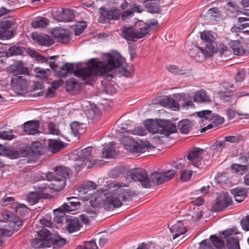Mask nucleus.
I'll list each match as a JSON object with an SVG mask.
<instances>
[{
	"mask_svg": "<svg viewBox=\"0 0 249 249\" xmlns=\"http://www.w3.org/2000/svg\"><path fill=\"white\" fill-rule=\"evenodd\" d=\"M193 126V122L187 119L181 120L178 125V129L183 134H187L192 129Z\"/></svg>",
	"mask_w": 249,
	"mask_h": 249,
	"instance_id": "a878e982",
	"label": "nucleus"
},
{
	"mask_svg": "<svg viewBox=\"0 0 249 249\" xmlns=\"http://www.w3.org/2000/svg\"><path fill=\"white\" fill-rule=\"evenodd\" d=\"M48 129L49 133L53 135H59V130L56 125L53 123H50L48 124Z\"/></svg>",
	"mask_w": 249,
	"mask_h": 249,
	"instance_id": "6e6d98bb",
	"label": "nucleus"
},
{
	"mask_svg": "<svg viewBox=\"0 0 249 249\" xmlns=\"http://www.w3.org/2000/svg\"><path fill=\"white\" fill-rule=\"evenodd\" d=\"M22 53V50L20 47L13 46L11 47L6 53L7 56L17 55Z\"/></svg>",
	"mask_w": 249,
	"mask_h": 249,
	"instance_id": "79ce46f5",
	"label": "nucleus"
},
{
	"mask_svg": "<svg viewBox=\"0 0 249 249\" xmlns=\"http://www.w3.org/2000/svg\"><path fill=\"white\" fill-rule=\"evenodd\" d=\"M82 227L80 220L76 218L71 219L68 220L66 229L69 233H73L79 231Z\"/></svg>",
	"mask_w": 249,
	"mask_h": 249,
	"instance_id": "bb28decb",
	"label": "nucleus"
},
{
	"mask_svg": "<svg viewBox=\"0 0 249 249\" xmlns=\"http://www.w3.org/2000/svg\"><path fill=\"white\" fill-rule=\"evenodd\" d=\"M237 233L238 232L235 228L227 229L220 232V238L227 239L229 249H240L238 239L232 236Z\"/></svg>",
	"mask_w": 249,
	"mask_h": 249,
	"instance_id": "423d86ee",
	"label": "nucleus"
},
{
	"mask_svg": "<svg viewBox=\"0 0 249 249\" xmlns=\"http://www.w3.org/2000/svg\"><path fill=\"white\" fill-rule=\"evenodd\" d=\"M200 36L204 47L197 46V48L205 57L211 56L213 53L214 45H216L214 37L209 31H206L201 32Z\"/></svg>",
	"mask_w": 249,
	"mask_h": 249,
	"instance_id": "20e7f679",
	"label": "nucleus"
},
{
	"mask_svg": "<svg viewBox=\"0 0 249 249\" xmlns=\"http://www.w3.org/2000/svg\"><path fill=\"white\" fill-rule=\"evenodd\" d=\"M59 14L56 16V19L59 21L69 22L71 21L74 17L72 10L69 9H61L59 11Z\"/></svg>",
	"mask_w": 249,
	"mask_h": 249,
	"instance_id": "5701e85b",
	"label": "nucleus"
},
{
	"mask_svg": "<svg viewBox=\"0 0 249 249\" xmlns=\"http://www.w3.org/2000/svg\"><path fill=\"white\" fill-rule=\"evenodd\" d=\"M15 24V22L9 20H1L0 21V28L2 30H8Z\"/></svg>",
	"mask_w": 249,
	"mask_h": 249,
	"instance_id": "09e8293b",
	"label": "nucleus"
},
{
	"mask_svg": "<svg viewBox=\"0 0 249 249\" xmlns=\"http://www.w3.org/2000/svg\"><path fill=\"white\" fill-rule=\"evenodd\" d=\"M64 146L62 142L57 140H51L49 143V150L53 153H55L61 150Z\"/></svg>",
	"mask_w": 249,
	"mask_h": 249,
	"instance_id": "72a5a7b5",
	"label": "nucleus"
},
{
	"mask_svg": "<svg viewBox=\"0 0 249 249\" xmlns=\"http://www.w3.org/2000/svg\"><path fill=\"white\" fill-rule=\"evenodd\" d=\"M49 24V20L43 17H37L32 23V26L35 28H45Z\"/></svg>",
	"mask_w": 249,
	"mask_h": 249,
	"instance_id": "4c0bfd02",
	"label": "nucleus"
},
{
	"mask_svg": "<svg viewBox=\"0 0 249 249\" xmlns=\"http://www.w3.org/2000/svg\"><path fill=\"white\" fill-rule=\"evenodd\" d=\"M151 182L155 185H159L165 182L163 174L159 172H155L150 176Z\"/></svg>",
	"mask_w": 249,
	"mask_h": 249,
	"instance_id": "e433bc0d",
	"label": "nucleus"
},
{
	"mask_svg": "<svg viewBox=\"0 0 249 249\" xmlns=\"http://www.w3.org/2000/svg\"><path fill=\"white\" fill-rule=\"evenodd\" d=\"M192 175V171L191 170H185L182 172L180 175V179L181 180L186 181L189 179Z\"/></svg>",
	"mask_w": 249,
	"mask_h": 249,
	"instance_id": "680f3d73",
	"label": "nucleus"
},
{
	"mask_svg": "<svg viewBox=\"0 0 249 249\" xmlns=\"http://www.w3.org/2000/svg\"><path fill=\"white\" fill-rule=\"evenodd\" d=\"M205 153L206 152L204 149L195 147L189 153L187 158L191 164L195 167H198L200 165L203 156Z\"/></svg>",
	"mask_w": 249,
	"mask_h": 249,
	"instance_id": "ddd939ff",
	"label": "nucleus"
},
{
	"mask_svg": "<svg viewBox=\"0 0 249 249\" xmlns=\"http://www.w3.org/2000/svg\"><path fill=\"white\" fill-rule=\"evenodd\" d=\"M122 36L127 40L135 41L146 35V28H140L139 31L132 27L124 26L121 30Z\"/></svg>",
	"mask_w": 249,
	"mask_h": 249,
	"instance_id": "0eeeda50",
	"label": "nucleus"
},
{
	"mask_svg": "<svg viewBox=\"0 0 249 249\" xmlns=\"http://www.w3.org/2000/svg\"><path fill=\"white\" fill-rule=\"evenodd\" d=\"M170 230L173 234V240L183 235L186 231L183 223L180 221H178L175 224L172 225L170 227Z\"/></svg>",
	"mask_w": 249,
	"mask_h": 249,
	"instance_id": "412c9836",
	"label": "nucleus"
},
{
	"mask_svg": "<svg viewBox=\"0 0 249 249\" xmlns=\"http://www.w3.org/2000/svg\"><path fill=\"white\" fill-rule=\"evenodd\" d=\"M193 99L196 103L209 102L210 101L209 96L202 90L196 92L193 96Z\"/></svg>",
	"mask_w": 249,
	"mask_h": 249,
	"instance_id": "c9c22d12",
	"label": "nucleus"
},
{
	"mask_svg": "<svg viewBox=\"0 0 249 249\" xmlns=\"http://www.w3.org/2000/svg\"><path fill=\"white\" fill-rule=\"evenodd\" d=\"M249 95V93L243 92H238L236 94H231L229 92H221L220 94V100L227 105L232 106L236 104L237 99L244 96Z\"/></svg>",
	"mask_w": 249,
	"mask_h": 249,
	"instance_id": "9d476101",
	"label": "nucleus"
},
{
	"mask_svg": "<svg viewBox=\"0 0 249 249\" xmlns=\"http://www.w3.org/2000/svg\"><path fill=\"white\" fill-rule=\"evenodd\" d=\"M86 165L88 166V163L79 157V158L76 160L74 167L77 171H79L81 167Z\"/></svg>",
	"mask_w": 249,
	"mask_h": 249,
	"instance_id": "052dcab7",
	"label": "nucleus"
},
{
	"mask_svg": "<svg viewBox=\"0 0 249 249\" xmlns=\"http://www.w3.org/2000/svg\"><path fill=\"white\" fill-rule=\"evenodd\" d=\"M91 147H88L81 151V155L79 157L80 159L88 163V168H91L97 163V160L93 158L91 155Z\"/></svg>",
	"mask_w": 249,
	"mask_h": 249,
	"instance_id": "a211bd4d",
	"label": "nucleus"
},
{
	"mask_svg": "<svg viewBox=\"0 0 249 249\" xmlns=\"http://www.w3.org/2000/svg\"><path fill=\"white\" fill-rule=\"evenodd\" d=\"M2 215L4 219L9 222V227L11 230L0 228V237L10 236L12 235L13 231H18L22 225V221L13 213L8 211L2 213Z\"/></svg>",
	"mask_w": 249,
	"mask_h": 249,
	"instance_id": "7ed1b4c3",
	"label": "nucleus"
},
{
	"mask_svg": "<svg viewBox=\"0 0 249 249\" xmlns=\"http://www.w3.org/2000/svg\"><path fill=\"white\" fill-rule=\"evenodd\" d=\"M126 143L124 146L127 150L133 153H140L143 150V148L141 144L134 140L126 138Z\"/></svg>",
	"mask_w": 249,
	"mask_h": 249,
	"instance_id": "393cba45",
	"label": "nucleus"
},
{
	"mask_svg": "<svg viewBox=\"0 0 249 249\" xmlns=\"http://www.w3.org/2000/svg\"><path fill=\"white\" fill-rule=\"evenodd\" d=\"M102 199L100 197H93L90 200V204L92 207H98L101 204Z\"/></svg>",
	"mask_w": 249,
	"mask_h": 249,
	"instance_id": "338daca9",
	"label": "nucleus"
},
{
	"mask_svg": "<svg viewBox=\"0 0 249 249\" xmlns=\"http://www.w3.org/2000/svg\"><path fill=\"white\" fill-rule=\"evenodd\" d=\"M7 71L12 73L17 72L20 74H27L29 73L28 69L24 67L21 61H14L13 64L7 68Z\"/></svg>",
	"mask_w": 249,
	"mask_h": 249,
	"instance_id": "6ab92c4d",
	"label": "nucleus"
},
{
	"mask_svg": "<svg viewBox=\"0 0 249 249\" xmlns=\"http://www.w3.org/2000/svg\"><path fill=\"white\" fill-rule=\"evenodd\" d=\"M11 83L13 87L21 88L26 83V81L23 76L15 74L12 77Z\"/></svg>",
	"mask_w": 249,
	"mask_h": 249,
	"instance_id": "f704fd0d",
	"label": "nucleus"
},
{
	"mask_svg": "<svg viewBox=\"0 0 249 249\" xmlns=\"http://www.w3.org/2000/svg\"><path fill=\"white\" fill-rule=\"evenodd\" d=\"M15 36L14 31L8 30H2L0 31V39L8 40L12 38Z\"/></svg>",
	"mask_w": 249,
	"mask_h": 249,
	"instance_id": "37998d69",
	"label": "nucleus"
},
{
	"mask_svg": "<svg viewBox=\"0 0 249 249\" xmlns=\"http://www.w3.org/2000/svg\"><path fill=\"white\" fill-rule=\"evenodd\" d=\"M228 146V143H225L224 141H216L212 146L211 149L213 151V154L219 155L222 149Z\"/></svg>",
	"mask_w": 249,
	"mask_h": 249,
	"instance_id": "58836bf2",
	"label": "nucleus"
},
{
	"mask_svg": "<svg viewBox=\"0 0 249 249\" xmlns=\"http://www.w3.org/2000/svg\"><path fill=\"white\" fill-rule=\"evenodd\" d=\"M105 62L99 61L98 58H91L87 63V68L75 70L77 65L65 63L58 73L59 77H67L71 73H73L76 77L86 82L89 81L92 75H101L107 73L114 69L120 67L124 61L119 53H107L104 56Z\"/></svg>",
	"mask_w": 249,
	"mask_h": 249,
	"instance_id": "f257e3e1",
	"label": "nucleus"
},
{
	"mask_svg": "<svg viewBox=\"0 0 249 249\" xmlns=\"http://www.w3.org/2000/svg\"><path fill=\"white\" fill-rule=\"evenodd\" d=\"M96 186L95 183L89 181L82 184L77 190L80 195H83L87 194L90 191L95 189Z\"/></svg>",
	"mask_w": 249,
	"mask_h": 249,
	"instance_id": "2f4dec72",
	"label": "nucleus"
},
{
	"mask_svg": "<svg viewBox=\"0 0 249 249\" xmlns=\"http://www.w3.org/2000/svg\"><path fill=\"white\" fill-rule=\"evenodd\" d=\"M231 169L235 173L239 175H243L248 170V166L246 165H241L239 164H233L231 166Z\"/></svg>",
	"mask_w": 249,
	"mask_h": 249,
	"instance_id": "a19ab883",
	"label": "nucleus"
},
{
	"mask_svg": "<svg viewBox=\"0 0 249 249\" xmlns=\"http://www.w3.org/2000/svg\"><path fill=\"white\" fill-rule=\"evenodd\" d=\"M130 131L132 134L139 136H144L146 134L145 130L141 126L137 127L133 130Z\"/></svg>",
	"mask_w": 249,
	"mask_h": 249,
	"instance_id": "e2e57ef3",
	"label": "nucleus"
},
{
	"mask_svg": "<svg viewBox=\"0 0 249 249\" xmlns=\"http://www.w3.org/2000/svg\"><path fill=\"white\" fill-rule=\"evenodd\" d=\"M67 200L69 201L64 203L62 208H59L58 210L63 209L66 212H71L75 210L80 206V203L76 197H68Z\"/></svg>",
	"mask_w": 249,
	"mask_h": 249,
	"instance_id": "aec40b11",
	"label": "nucleus"
},
{
	"mask_svg": "<svg viewBox=\"0 0 249 249\" xmlns=\"http://www.w3.org/2000/svg\"><path fill=\"white\" fill-rule=\"evenodd\" d=\"M101 14L100 18H103V20H116L120 17V13L117 9L107 10L104 7L100 8Z\"/></svg>",
	"mask_w": 249,
	"mask_h": 249,
	"instance_id": "4be33fe9",
	"label": "nucleus"
},
{
	"mask_svg": "<svg viewBox=\"0 0 249 249\" xmlns=\"http://www.w3.org/2000/svg\"><path fill=\"white\" fill-rule=\"evenodd\" d=\"M144 125L147 130L152 133L151 138L152 141L156 143H160L161 138H163V136L159 135L160 134V120L154 121L151 119L146 120L144 122Z\"/></svg>",
	"mask_w": 249,
	"mask_h": 249,
	"instance_id": "6e6552de",
	"label": "nucleus"
},
{
	"mask_svg": "<svg viewBox=\"0 0 249 249\" xmlns=\"http://www.w3.org/2000/svg\"><path fill=\"white\" fill-rule=\"evenodd\" d=\"M208 240L210 241V244L212 243L217 249H220L222 248L224 245V241L215 235H211L210 237V240ZM211 245L212 246V245Z\"/></svg>",
	"mask_w": 249,
	"mask_h": 249,
	"instance_id": "ea45409f",
	"label": "nucleus"
},
{
	"mask_svg": "<svg viewBox=\"0 0 249 249\" xmlns=\"http://www.w3.org/2000/svg\"><path fill=\"white\" fill-rule=\"evenodd\" d=\"M235 201L238 202L243 201L247 196V190L245 188H236L231 190Z\"/></svg>",
	"mask_w": 249,
	"mask_h": 249,
	"instance_id": "c756f323",
	"label": "nucleus"
},
{
	"mask_svg": "<svg viewBox=\"0 0 249 249\" xmlns=\"http://www.w3.org/2000/svg\"><path fill=\"white\" fill-rule=\"evenodd\" d=\"M242 229L246 231H249V216L248 215L241 221Z\"/></svg>",
	"mask_w": 249,
	"mask_h": 249,
	"instance_id": "69168bd1",
	"label": "nucleus"
},
{
	"mask_svg": "<svg viewBox=\"0 0 249 249\" xmlns=\"http://www.w3.org/2000/svg\"><path fill=\"white\" fill-rule=\"evenodd\" d=\"M0 155L7 157L11 159H17L19 156V152L13 147L6 148L0 145Z\"/></svg>",
	"mask_w": 249,
	"mask_h": 249,
	"instance_id": "b1692460",
	"label": "nucleus"
},
{
	"mask_svg": "<svg viewBox=\"0 0 249 249\" xmlns=\"http://www.w3.org/2000/svg\"><path fill=\"white\" fill-rule=\"evenodd\" d=\"M80 124H83V123L80 124L77 121L73 122L71 124V132L75 136L80 133L79 129Z\"/></svg>",
	"mask_w": 249,
	"mask_h": 249,
	"instance_id": "864d4df0",
	"label": "nucleus"
},
{
	"mask_svg": "<svg viewBox=\"0 0 249 249\" xmlns=\"http://www.w3.org/2000/svg\"><path fill=\"white\" fill-rule=\"evenodd\" d=\"M228 48L226 46L223 44H220L218 46L214 45L213 47V53H219L220 55H222L225 51H227Z\"/></svg>",
	"mask_w": 249,
	"mask_h": 249,
	"instance_id": "4d7b16f0",
	"label": "nucleus"
},
{
	"mask_svg": "<svg viewBox=\"0 0 249 249\" xmlns=\"http://www.w3.org/2000/svg\"><path fill=\"white\" fill-rule=\"evenodd\" d=\"M55 173L57 177V182L59 183L58 188H54L55 190L58 191L63 188L65 183V180L69 178L70 170L63 166H57L55 168Z\"/></svg>",
	"mask_w": 249,
	"mask_h": 249,
	"instance_id": "9b49d317",
	"label": "nucleus"
},
{
	"mask_svg": "<svg viewBox=\"0 0 249 249\" xmlns=\"http://www.w3.org/2000/svg\"><path fill=\"white\" fill-rule=\"evenodd\" d=\"M191 202L194 205L196 206H200L202 205L204 202V200L201 196L199 197H194L192 198Z\"/></svg>",
	"mask_w": 249,
	"mask_h": 249,
	"instance_id": "774afa93",
	"label": "nucleus"
},
{
	"mask_svg": "<svg viewBox=\"0 0 249 249\" xmlns=\"http://www.w3.org/2000/svg\"><path fill=\"white\" fill-rule=\"evenodd\" d=\"M176 125L169 121L160 120V136H169L170 134L176 132Z\"/></svg>",
	"mask_w": 249,
	"mask_h": 249,
	"instance_id": "2eb2a0df",
	"label": "nucleus"
},
{
	"mask_svg": "<svg viewBox=\"0 0 249 249\" xmlns=\"http://www.w3.org/2000/svg\"><path fill=\"white\" fill-rule=\"evenodd\" d=\"M114 142H110L106 145L102 151L103 157L105 158H111L116 155V152L114 149Z\"/></svg>",
	"mask_w": 249,
	"mask_h": 249,
	"instance_id": "473e14b6",
	"label": "nucleus"
},
{
	"mask_svg": "<svg viewBox=\"0 0 249 249\" xmlns=\"http://www.w3.org/2000/svg\"><path fill=\"white\" fill-rule=\"evenodd\" d=\"M126 186L124 184L115 181H108L107 187L109 189H113L111 194H109L104 200L103 205L105 209L109 211L114 208H119L123 203L136 195L134 192L123 188Z\"/></svg>",
	"mask_w": 249,
	"mask_h": 249,
	"instance_id": "f03ea898",
	"label": "nucleus"
},
{
	"mask_svg": "<svg viewBox=\"0 0 249 249\" xmlns=\"http://www.w3.org/2000/svg\"><path fill=\"white\" fill-rule=\"evenodd\" d=\"M49 71H50V70L48 69L38 70L36 71V76L43 80H46L48 78L47 72Z\"/></svg>",
	"mask_w": 249,
	"mask_h": 249,
	"instance_id": "bf43d9fd",
	"label": "nucleus"
},
{
	"mask_svg": "<svg viewBox=\"0 0 249 249\" xmlns=\"http://www.w3.org/2000/svg\"><path fill=\"white\" fill-rule=\"evenodd\" d=\"M240 139L238 136H229L225 137L223 141L225 143H227V142L237 143L240 141Z\"/></svg>",
	"mask_w": 249,
	"mask_h": 249,
	"instance_id": "13d9d810",
	"label": "nucleus"
},
{
	"mask_svg": "<svg viewBox=\"0 0 249 249\" xmlns=\"http://www.w3.org/2000/svg\"><path fill=\"white\" fill-rule=\"evenodd\" d=\"M160 104L162 106L167 107L173 108L175 111H178L179 109V105L173 98L170 97H165L160 101Z\"/></svg>",
	"mask_w": 249,
	"mask_h": 249,
	"instance_id": "c85d7f7f",
	"label": "nucleus"
},
{
	"mask_svg": "<svg viewBox=\"0 0 249 249\" xmlns=\"http://www.w3.org/2000/svg\"><path fill=\"white\" fill-rule=\"evenodd\" d=\"M232 203V200L229 194L223 192L218 196L215 204L213 206V209L215 211H222Z\"/></svg>",
	"mask_w": 249,
	"mask_h": 249,
	"instance_id": "f8f14e48",
	"label": "nucleus"
},
{
	"mask_svg": "<svg viewBox=\"0 0 249 249\" xmlns=\"http://www.w3.org/2000/svg\"><path fill=\"white\" fill-rule=\"evenodd\" d=\"M39 121L37 120L27 121L23 124L24 131L28 135H35L39 132Z\"/></svg>",
	"mask_w": 249,
	"mask_h": 249,
	"instance_id": "f3484780",
	"label": "nucleus"
},
{
	"mask_svg": "<svg viewBox=\"0 0 249 249\" xmlns=\"http://www.w3.org/2000/svg\"><path fill=\"white\" fill-rule=\"evenodd\" d=\"M14 138L12 131H3L0 132V139L4 140H11Z\"/></svg>",
	"mask_w": 249,
	"mask_h": 249,
	"instance_id": "3c124183",
	"label": "nucleus"
},
{
	"mask_svg": "<svg viewBox=\"0 0 249 249\" xmlns=\"http://www.w3.org/2000/svg\"><path fill=\"white\" fill-rule=\"evenodd\" d=\"M162 248H163V247L157 244L143 243L141 245H140L137 249H161Z\"/></svg>",
	"mask_w": 249,
	"mask_h": 249,
	"instance_id": "de8ad7c7",
	"label": "nucleus"
},
{
	"mask_svg": "<svg viewBox=\"0 0 249 249\" xmlns=\"http://www.w3.org/2000/svg\"><path fill=\"white\" fill-rule=\"evenodd\" d=\"M177 171L174 170H171L166 172H162L165 182L167 181L175 176Z\"/></svg>",
	"mask_w": 249,
	"mask_h": 249,
	"instance_id": "603ef678",
	"label": "nucleus"
},
{
	"mask_svg": "<svg viewBox=\"0 0 249 249\" xmlns=\"http://www.w3.org/2000/svg\"><path fill=\"white\" fill-rule=\"evenodd\" d=\"M76 249H98V247L95 240L93 239L90 241L86 242L84 245L77 246Z\"/></svg>",
	"mask_w": 249,
	"mask_h": 249,
	"instance_id": "c03bdc74",
	"label": "nucleus"
},
{
	"mask_svg": "<svg viewBox=\"0 0 249 249\" xmlns=\"http://www.w3.org/2000/svg\"><path fill=\"white\" fill-rule=\"evenodd\" d=\"M39 198V196L37 193L32 192L27 196L26 199L31 205H34L38 202Z\"/></svg>",
	"mask_w": 249,
	"mask_h": 249,
	"instance_id": "a18cd8bd",
	"label": "nucleus"
},
{
	"mask_svg": "<svg viewBox=\"0 0 249 249\" xmlns=\"http://www.w3.org/2000/svg\"><path fill=\"white\" fill-rule=\"evenodd\" d=\"M167 69L170 72L176 74L183 75L185 73L183 70H180L178 67L176 65H171Z\"/></svg>",
	"mask_w": 249,
	"mask_h": 249,
	"instance_id": "5fc2aeb1",
	"label": "nucleus"
},
{
	"mask_svg": "<svg viewBox=\"0 0 249 249\" xmlns=\"http://www.w3.org/2000/svg\"><path fill=\"white\" fill-rule=\"evenodd\" d=\"M224 121V118L217 114H213L211 118L212 123H214L216 125L222 124Z\"/></svg>",
	"mask_w": 249,
	"mask_h": 249,
	"instance_id": "0e129e2a",
	"label": "nucleus"
},
{
	"mask_svg": "<svg viewBox=\"0 0 249 249\" xmlns=\"http://www.w3.org/2000/svg\"><path fill=\"white\" fill-rule=\"evenodd\" d=\"M230 47L232 50L235 55H242L244 54L249 53V52L244 50L240 47L239 42L238 41H231L230 42Z\"/></svg>",
	"mask_w": 249,
	"mask_h": 249,
	"instance_id": "7c9ffc66",
	"label": "nucleus"
},
{
	"mask_svg": "<svg viewBox=\"0 0 249 249\" xmlns=\"http://www.w3.org/2000/svg\"><path fill=\"white\" fill-rule=\"evenodd\" d=\"M100 110L97 108L89 109L87 111V115L89 119H93L99 116Z\"/></svg>",
	"mask_w": 249,
	"mask_h": 249,
	"instance_id": "8fccbe9b",
	"label": "nucleus"
},
{
	"mask_svg": "<svg viewBox=\"0 0 249 249\" xmlns=\"http://www.w3.org/2000/svg\"><path fill=\"white\" fill-rule=\"evenodd\" d=\"M37 238L31 240V244L35 249H43L50 247L51 246V233L46 229H43L37 231Z\"/></svg>",
	"mask_w": 249,
	"mask_h": 249,
	"instance_id": "39448f33",
	"label": "nucleus"
},
{
	"mask_svg": "<svg viewBox=\"0 0 249 249\" xmlns=\"http://www.w3.org/2000/svg\"><path fill=\"white\" fill-rule=\"evenodd\" d=\"M51 34L58 42L66 43L70 40V32L67 29L56 28L52 29Z\"/></svg>",
	"mask_w": 249,
	"mask_h": 249,
	"instance_id": "4468645a",
	"label": "nucleus"
},
{
	"mask_svg": "<svg viewBox=\"0 0 249 249\" xmlns=\"http://www.w3.org/2000/svg\"><path fill=\"white\" fill-rule=\"evenodd\" d=\"M129 176L134 181H139L142 186L148 188L151 187V182L147 172L142 169H136L130 172Z\"/></svg>",
	"mask_w": 249,
	"mask_h": 249,
	"instance_id": "1a4fd4ad",
	"label": "nucleus"
},
{
	"mask_svg": "<svg viewBox=\"0 0 249 249\" xmlns=\"http://www.w3.org/2000/svg\"><path fill=\"white\" fill-rule=\"evenodd\" d=\"M51 245L53 244L54 248L62 247L66 244V241L64 238H61L59 236L53 239L51 236Z\"/></svg>",
	"mask_w": 249,
	"mask_h": 249,
	"instance_id": "49530a36",
	"label": "nucleus"
},
{
	"mask_svg": "<svg viewBox=\"0 0 249 249\" xmlns=\"http://www.w3.org/2000/svg\"><path fill=\"white\" fill-rule=\"evenodd\" d=\"M159 0H146L145 1V8L148 11L152 14L159 13Z\"/></svg>",
	"mask_w": 249,
	"mask_h": 249,
	"instance_id": "cd10ccee",
	"label": "nucleus"
},
{
	"mask_svg": "<svg viewBox=\"0 0 249 249\" xmlns=\"http://www.w3.org/2000/svg\"><path fill=\"white\" fill-rule=\"evenodd\" d=\"M31 38L41 46H50L53 43L52 37L47 35L38 34L37 32L32 33Z\"/></svg>",
	"mask_w": 249,
	"mask_h": 249,
	"instance_id": "dca6fc26",
	"label": "nucleus"
}]
</instances>
